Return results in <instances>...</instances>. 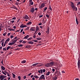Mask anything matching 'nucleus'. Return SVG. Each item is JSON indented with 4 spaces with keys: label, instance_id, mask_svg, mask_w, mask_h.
<instances>
[{
    "label": "nucleus",
    "instance_id": "c03bdc74",
    "mask_svg": "<svg viewBox=\"0 0 80 80\" xmlns=\"http://www.w3.org/2000/svg\"><path fill=\"white\" fill-rule=\"evenodd\" d=\"M12 20H16V17H14L12 18Z\"/></svg>",
    "mask_w": 80,
    "mask_h": 80
},
{
    "label": "nucleus",
    "instance_id": "09e8293b",
    "mask_svg": "<svg viewBox=\"0 0 80 80\" xmlns=\"http://www.w3.org/2000/svg\"><path fill=\"white\" fill-rule=\"evenodd\" d=\"M12 23H13L14 22H15V21L12 20V21H10Z\"/></svg>",
    "mask_w": 80,
    "mask_h": 80
},
{
    "label": "nucleus",
    "instance_id": "f257e3e1",
    "mask_svg": "<svg viewBox=\"0 0 80 80\" xmlns=\"http://www.w3.org/2000/svg\"><path fill=\"white\" fill-rule=\"evenodd\" d=\"M45 3H42L41 4V6H39V8L40 9H41V8H42L45 7Z\"/></svg>",
    "mask_w": 80,
    "mask_h": 80
},
{
    "label": "nucleus",
    "instance_id": "393cba45",
    "mask_svg": "<svg viewBox=\"0 0 80 80\" xmlns=\"http://www.w3.org/2000/svg\"><path fill=\"white\" fill-rule=\"evenodd\" d=\"M23 24H22L20 26V28H23Z\"/></svg>",
    "mask_w": 80,
    "mask_h": 80
},
{
    "label": "nucleus",
    "instance_id": "f704fd0d",
    "mask_svg": "<svg viewBox=\"0 0 80 80\" xmlns=\"http://www.w3.org/2000/svg\"><path fill=\"white\" fill-rule=\"evenodd\" d=\"M49 8V10H51V11H52V8H51V6H50Z\"/></svg>",
    "mask_w": 80,
    "mask_h": 80
},
{
    "label": "nucleus",
    "instance_id": "0eeeda50",
    "mask_svg": "<svg viewBox=\"0 0 80 80\" xmlns=\"http://www.w3.org/2000/svg\"><path fill=\"white\" fill-rule=\"evenodd\" d=\"M46 67H50V63H48L45 64Z\"/></svg>",
    "mask_w": 80,
    "mask_h": 80
},
{
    "label": "nucleus",
    "instance_id": "864d4df0",
    "mask_svg": "<svg viewBox=\"0 0 80 80\" xmlns=\"http://www.w3.org/2000/svg\"><path fill=\"white\" fill-rule=\"evenodd\" d=\"M31 5H33V2H31Z\"/></svg>",
    "mask_w": 80,
    "mask_h": 80
},
{
    "label": "nucleus",
    "instance_id": "680f3d73",
    "mask_svg": "<svg viewBox=\"0 0 80 80\" xmlns=\"http://www.w3.org/2000/svg\"><path fill=\"white\" fill-rule=\"evenodd\" d=\"M32 75V72H31L28 74V76H30V75Z\"/></svg>",
    "mask_w": 80,
    "mask_h": 80
},
{
    "label": "nucleus",
    "instance_id": "f03ea898",
    "mask_svg": "<svg viewBox=\"0 0 80 80\" xmlns=\"http://www.w3.org/2000/svg\"><path fill=\"white\" fill-rule=\"evenodd\" d=\"M30 12H31V13H34V12H35V8H31Z\"/></svg>",
    "mask_w": 80,
    "mask_h": 80
},
{
    "label": "nucleus",
    "instance_id": "6ab92c4d",
    "mask_svg": "<svg viewBox=\"0 0 80 80\" xmlns=\"http://www.w3.org/2000/svg\"><path fill=\"white\" fill-rule=\"evenodd\" d=\"M22 63H26V61L25 60H23L21 62Z\"/></svg>",
    "mask_w": 80,
    "mask_h": 80
},
{
    "label": "nucleus",
    "instance_id": "bf43d9fd",
    "mask_svg": "<svg viewBox=\"0 0 80 80\" xmlns=\"http://www.w3.org/2000/svg\"><path fill=\"white\" fill-rule=\"evenodd\" d=\"M55 69L53 68L52 69V72H55Z\"/></svg>",
    "mask_w": 80,
    "mask_h": 80
},
{
    "label": "nucleus",
    "instance_id": "0e129e2a",
    "mask_svg": "<svg viewBox=\"0 0 80 80\" xmlns=\"http://www.w3.org/2000/svg\"><path fill=\"white\" fill-rule=\"evenodd\" d=\"M23 28H24V27H27V25H23Z\"/></svg>",
    "mask_w": 80,
    "mask_h": 80
},
{
    "label": "nucleus",
    "instance_id": "dca6fc26",
    "mask_svg": "<svg viewBox=\"0 0 80 80\" xmlns=\"http://www.w3.org/2000/svg\"><path fill=\"white\" fill-rule=\"evenodd\" d=\"M1 68L2 70H5V68L4 67V66H1Z\"/></svg>",
    "mask_w": 80,
    "mask_h": 80
},
{
    "label": "nucleus",
    "instance_id": "a878e982",
    "mask_svg": "<svg viewBox=\"0 0 80 80\" xmlns=\"http://www.w3.org/2000/svg\"><path fill=\"white\" fill-rule=\"evenodd\" d=\"M72 8L73 10H75V6H72Z\"/></svg>",
    "mask_w": 80,
    "mask_h": 80
},
{
    "label": "nucleus",
    "instance_id": "4d7b16f0",
    "mask_svg": "<svg viewBox=\"0 0 80 80\" xmlns=\"http://www.w3.org/2000/svg\"><path fill=\"white\" fill-rule=\"evenodd\" d=\"M38 34L39 36L41 35V33H40V32H39L38 33Z\"/></svg>",
    "mask_w": 80,
    "mask_h": 80
},
{
    "label": "nucleus",
    "instance_id": "13d9d810",
    "mask_svg": "<svg viewBox=\"0 0 80 80\" xmlns=\"http://www.w3.org/2000/svg\"><path fill=\"white\" fill-rule=\"evenodd\" d=\"M38 73H40H40H41V72H40V70H38Z\"/></svg>",
    "mask_w": 80,
    "mask_h": 80
},
{
    "label": "nucleus",
    "instance_id": "20e7f679",
    "mask_svg": "<svg viewBox=\"0 0 80 80\" xmlns=\"http://www.w3.org/2000/svg\"><path fill=\"white\" fill-rule=\"evenodd\" d=\"M23 18L24 19H28V20H30V19H29V17H28L27 15H25L23 17Z\"/></svg>",
    "mask_w": 80,
    "mask_h": 80
},
{
    "label": "nucleus",
    "instance_id": "4468645a",
    "mask_svg": "<svg viewBox=\"0 0 80 80\" xmlns=\"http://www.w3.org/2000/svg\"><path fill=\"white\" fill-rule=\"evenodd\" d=\"M49 30H50V27H48V28L47 29V31H46L48 33H49Z\"/></svg>",
    "mask_w": 80,
    "mask_h": 80
},
{
    "label": "nucleus",
    "instance_id": "9d476101",
    "mask_svg": "<svg viewBox=\"0 0 80 80\" xmlns=\"http://www.w3.org/2000/svg\"><path fill=\"white\" fill-rule=\"evenodd\" d=\"M30 37L29 35H27V36H25L24 37V39H27V38H28V37Z\"/></svg>",
    "mask_w": 80,
    "mask_h": 80
},
{
    "label": "nucleus",
    "instance_id": "a211bd4d",
    "mask_svg": "<svg viewBox=\"0 0 80 80\" xmlns=\"http://www.w3.org/2000/svg\"><path fill=\"white\" fill-rule=\"evenodd\" d=\"M38 64H39V63H36L35 64H32V66H33V67H35V66H36V65H38Z\"/></svg>",
    "mask_w": 80,
    "mask_h": 80
},
{
    "label": "nucleus",
    "instance_id": "7ed1b4c3",
    "mask_svg": "<svg viewBox=\"0 0 80 80\" xmlns=\"http://www.w3.org/2000/svg\"><path fill=\"white\" fill-rule=\"evenodd\" d=\"M42 79H45V75H42L39 78V80H42Z\"/></svg>",
    "mask_w": 80,
    "mask_h": 80
},
{
    "label": "nucleus",
    "instance_id": "3c124183",
    "mask_svg": "<svg viewBox=\"0 0 80 80\" xmlns=\"http://www.w3.org/2000/svg\"><path fill=\"white\" fill-rule=\"evenodd\" d=\"M78 64H80V60H78Z\"/></svg>",
    "mask_w": 80,
    "mask_h": 80
},
{
    "label": "nucleus",
    "instance_id": "49530a36",
    "mask_svg": "<svg viewBox=\"0 0 80 80\" xmlns=\"http://www.w3.org/2000/svg\"><path fill=\"white\" fill-rule=\"evenodd\" d=\"M9 40H10V38H9L7 39V40H6V41H7V42H8V41L9 42Z\"/></svg>",
    "mask_w": 80,
    "mask_h": 80
},
{
    "label": "nucleus",
    "instance_id": "423d86ee",
    "mask_svg": "<svg viewBox=\"0 0 80 80\" xmlns=\"http://www.w3.org/2000/svg\"><path fill=\"white\" fill-rule=\"evenodd\" d=\"M49 64L50 65V66L51 67V66H53V65H54V62H50L49 63Z\"/></svg>",
    "mask_w": 80,
    "mask_h": 80
},
{
    "label": "nucleus",
    "instance_id": "b1692460",
    "mask_svg": "<svg viewBox=\"0 0 80 80\" xmlns=\"http://www.w3.org/2000/svg\"><path fill=\"white\" fill-rule=\"evenodd\" d=\"M15 75V74L12 73V77L14 78H15V77H16Z\"/></svg>",
    "mask_w": 80,
    "mask_h": 80
},
{
    "label": "nucleus",
    "instance_id": "a19ab883",
    "mask_svg": "<svg viewBox=\"0 0 80 80\" xmlns=\"http://www.w3.org/2000/svg\"><path fill=\"white\" fill-rule=\"evenodd\" d=\"M80 5V2H78L77 4V5Z\"/></svg>",
    "mask_w": 80,
    "mask_h": 80
},
{
    "label": "nucleus",
    "instance_id": "ddd939ff",
    "mask_svg": "<svg viewBox=\"0 0 80 80\" xmlns=\"http://www.w3.org/2000/svg\"><path fill=\"white\" fill-rule=\"evenodd\" d=\"M38 30H39V27H38V26H37L36 28V32H37V31H38Z\"/></svg>",
    "mask_w": 80,
    "mask_h": 80
},
{
    "label": "nucleus",
    "instance_id": "e433bc0d",
    "mask_svg": "<svg viewBox=\"0 0 80 80\" xmlns=\"http://www.w3.org/2000/svg\"><path fill=\"white\" fill-rule=\"evenodd\" d=\"M18 78L19 80H20V79H21V77L19 76L18 77Z\"/></svg>",
    "mask_w": 80,
    "mask_h": 80
},
{
    "label": "nucleus",
    "instance_id": "338daca9",
    "mask_svg": "<svg viewBox=\"0 0 80 80\" xmlns=\"http://www.w3.org/2000/svg\"><path fill=\"white\" fill-rule=\"evenodd\" d=\"M13 37H14V36H13L11 35L10 36V38H12Z\"/></svg>",
    "mask_w": 80,
    "mask_h": 80
},
{
    "label": "nucleus",
    "instance_id": "7c9ffc66",
    "mask_svg": "<svg viewBox=\"0 0 80 80\" xmlns=\"http://www.w3.org/2000/svg\"><path fill=\"white\" fill-rule=\"evenodd\" d=\"M74 6H75V5H74L73 4V2H72L71 4V6L72 7H73Z\"/></svg>",
    "mask_w": 80,
    "mask_h": 80
},
{
    "label": "nucleus",
    "instance_id": "c9c22d12",
    "mask_svg": "<svg viewBox=\"0 0 80 80\" xmlns=\"http://www.w3.org/2000/svg\"><path fill=\"white\" fill-rule=\"evenodd\" d=\"M2 50H5V51H7V49H6V48H3Z\"/></svg>",
    "mask_w": 80,
    "mask_h": 80
},
{
    "label": "nucleus",
    "instance_id": "c756f323",
    "mask_svg": "<svg viewBox=\"0 0 80 80\" xmlns=\"http://www.w3.org/2000/svg\"><path fill=\"white\" fill-rule=\"evenodd\" d=\"M37 40H42V39L40 38H36Z\"/></svg>",
    "mask_w": 80,
    "mask_h": 80
},
{
    "label": "nucleus",
    "instance_id": "5701e85b",
    "mask_svg": "<svg viewBox=\"0 0 80 80\" xmlns=\"http://www.w3.org/2000/svg\"><path fill=\"white\" fill-rule=\"evenodd\" d=\"M60 73H58L57 74H55L54 75L56 76V77H58L59 75H60Z\"/></svg>",
    "mask_w": 80,
    "mask_h": 80
},
{
    "label": "nucleus",
    "instance_id": "603ef678",
    "mask_svg": "<svg viewBox=\"0 0 80 80\" xmlns=\"http://www.w3.org/2000/svg\"><path fill=\"white\" fill-rule=\"evenodd\" d=\"M3 43H4V42H2V47H3Z\"/></svg>",
    "mask_w": 80,
    "mask_h": 80
},
{
    "label": "nucleus",
    "instance_id": "79ce46f5",
    "mask_svg": "<svg viewBox=\"0 0 80 80\" xmlns=\"http://www.w3.org/2000/svg\"><path fill=\"white\" fill-rule=\"evenodd\" d=\"M54 79L55 80H56L57 79V77H54Z\"/></svg>",
    "mask_w": 80,
    "mask_h": 80
},
{
    "label": "nucleus",
    "instance_id": "6e6552de",
    "mask_svg": "<svg viewBox=\"0 0 80 80\" xmlns=\"http://www.w3.org/2000/svg\"><path fill=\"white\" fill-rule=\"evenodd\" d=\"M28 43L30 44H33V42L29 41V42H28Z\"/></svg>",
    "mask_w": 80,
    "mask_h": 80
},
{
    "label": "nucleus",
    "instance_id": "72a5a7b5",
    "mask_svg": "<svg viewBox=\"0 0 80 80\" xmlns=\"http://www.w3.org/2000/svg\"><path fill=\"white\" fill-rule=\"evenodd\" d=\"M18 47H23V45L22 44H20L18 45Z\"/></svg>",
    "mask_w": 80,
    "mask_h": 80
},
{
    "label": "nucleus",
    "instance_id": "2eb2a0df",
    "mask_svg": "<svg viewBox=\"0 0 80 80\" xmlns=\"http://www.w3.org/2000/svg\"><path fill=\"white\" fill-rule=\"evenodd\" d=\"M0 78L1 80H3L4 79L2 75H1L0 77Z\"/></svg>",
    "mask_w": 80,
    "mask_h": 80
},
{
    "label": "nucleus",
    "instance_id": "473e14b6",
    "mask_svg": "<svg viewBox=\"0 0 80 80\" xmlns=\"http://www.w3.org/2000/svg\"><path fill=\"white\" fill-rule=\"evenodd\" d=\"M2 72L3 73V74H4V75H7V74H6V73H5V72H4V71H2Z\"/></svg>",
    "mask_w": 80,
    "mask_h": 80
},
{
    "label": "nucleus",
    "instance_id": "f8f14e48",
    "mask_svg": "<svg viewBox=\"0 0 80 80\" xmlns=\"http://www.w3.org/2000/svg\"><path fill=\"white\" fill-rule=\"evenodd\" d=\"M76 20L77 25H78V19L77 17L76 18Z\"/></svg>",
    "mask_w": 80,
    "mask_h": 80
},
{
    "label": "nucleus",
    "instance_id": "412c9836",
    "mask_svg": "<svg viewBox=\"0 0 80 80\" xmlns=\"http://www.w3.org/2000/svg\"><path fill=\"white\" fill-rule=\"evenodd\" d=\"M12 42H13V43H14H14H16V42H17V40L13 39L12 41Z\"/></svg>",
    "mask_w": 80,
    "mask_h": 80
},
{
    "label": "nucleus",
    "instance_id": "de8ad7c7",
    "mask_svg": "<svg viewBox=\"0 0 80 80\" xmlns=\"http://www.w3.org/2000/svg\"><path fill=\"white\" fill-rule=\"evenodd\" d=\"M45 69H43V70H42V72H43V73H45Z\"/></svg>",
    "mask_w": 80,
    "mask_h": 80
},
{
    "label": "nucleus",
    "instance_id": "f3484780",
    "mask_svg": "<svg viewBox=\"0 0 80 80\" xmlns=\"http://www.w3.org/2000/svg\"><path fill=\"white\" fill-rule=\"evenodd\" d=\"M51 72H48L46 73V75L47 76H48V75H50V73H51Z\"/></svg>",
    "mask_w": 80,
    "mask_h": 80
},
{
    "label": "nucleus",
    "instance_id": "4be33fe9",
    "mask_svg": "<svg viewBox=\"0 0 80 80\" xmlns=\"http://www.w3.org/2000/svg\"><path fill=\"white\" fill-rule=\"evenodd\" d=\"M11 48V46H9L7 47L6 48L7 50H8V49H9V48Z\"/></svg>",
    "mask_w": 80,
    "mask_h": 80
},
{
    "label": "nucleus",
    "instance_id": "39448f33",
    "mask_svg": "<svg viewBox=\"0 0 80 80\" xmlns=\"http://www.w3.org/2000/svg\"><path fill=\"white\" fill-rule=\"evenodd\" d=\"M35 27H32L31 28L30 30L32 32H34L35 30Z\"/></svg>",
    "mask_w": 80,
    "mask_h": 80
},
{
    "label": "nucleus",
    "instance_id": "774afa93",
    "mask_svg": "<svg viewBox=\"0 0 80 80\" xmlns=\"http://www.w3.org/2000/svg\"><path fill=\"white\" fill-rule=\"evenodd\" d=\"M10 35V33H8V34L7 35H8V36H9Z\"/></svg>",
    "mask_w": 80,
    "mask_h": 80
},
{
    "label": "nucleus",
    "instance_id": "2f4dec72",
    "mask_svg": "<svg viewBox=\"0 0 80 80\" xmlns=\"http://www.w3.org/2000/svg\"><path fill=\"white\" fill-rule=\"evenodd\" d=\"M32 39V37H31L28 39V40L29 41V40H31Z\"/></svg>",
    "mask_w": 80,
    "mask_h": 80
},
{
    "label": "nucleus",
    "instance_id": "052dcab7",
    "mask_svg": "<svg viewBox=\"0 0 80 80\" xmlns=\"http://www.w3.org/2000/svg\"><path fill=\"white\" fill-rule=\"evenodd\" d=\"M78 68H79V67H80V64H78Z\"/></svg>",
    "mask_w": 80,
    "mask_h": 80
},
{
    "label": "nucleus",
    "instance_id": "1a4fd4ad",
    "mask_svg": "<svg viewBox=\"0 0 80 80\" xmlns=\"http://www.w3.org/2000/svg\"><path fill=\"white\" fill-rule=\"evenodd\" d=\"M60 73V72L59 71H58L57 70H56V71L54 73V74H57V73Z\"/></svg>",
    "mask_w": 80,
    "mask_h": 80
},
{
    "label": "nucleus",
    "instance_id": "69168bd1",
    "mask_svg": "<svg viewBox=\"0 0 80 80\" xmlns=\"http://www.w3.org/2000/svg\"><path fill=\"white\" fill-rule=\"evenodd\" d=\"M33 41L34 42H38V41L34 40H33Z\"/></svg>",
    "mask_w": 80,
    "mask_h": 80
},
{
    "label": "nucleus",
    "instance_id": "e2e57ef3",
    "mask_svg": "<svg viewBox=\"0 0 80 80\" xmlns=\"http://www.w3.org/2000/svg\"><path fill=\"white\" fill-rule=\"evenodd\" d=\"M22 43H23V44H25V43H26V42H25V41H23L22 42Z\"/></svg>",
    "mask_w": 80,
    "mask_h": 80
},
{
    "label": "nucleus",
    "instance_id": "9b49d317",
    "mask_svg": "<svg viewBox=\"0 0 80 80\" xmlns=\"http://www.w3.org/2000/svg\"><path fill=\"white\" fill-rule=\"evenodd\" d=\"M31 24H32V22H29L26 23V25H30Z\"/></svg>",
    "mask_w": 80,
    "mask_h": 80
},
{
    "label": "nucleus",
    "instance_id": "ea45409f",
    "mask_svg": "<svg viewBox=\"0 0 80 80\" xmlns=\"http://www.w3.org/2000/svg\"><path fill=\"white\" fill-rule=\"evenodd\" d=\"M47 7L45 8L44 9V11H45L47 10Z\"/></svg>",
    "mask_w": 80,
    "mask_h": 80
},
{
    "label": "nucleus",
    "instance_id": "cd10ccee",
    "mask_svg": "<svg viewBox=\"0 0 80 80\" xmlns=\"http://www.w3.org/2000/svg\"><path fill=\"white\" fill-rule=\"evenodd\" d=\"M46 17H47V18H49V15L46 14Z\"/></svg>",
    "mask_w": 80,
    "mask_h": 80
},
{
    "label": "nucleus",
    "instance_id": "58836bf2",
    "mask_svg": "<svg viewBox=\"0 0 80 80\" xmlns=\"http://www.w3.org/2000/svg\"><path fill=\"white\" fill-rule=\"evenodd\" d=\"M40 71L41 72V74H42V73H43L42 70L41 69V70H40Z\"/></svg>",
    "mask_w": 80,
    "mask_h": 80
},
{
    "label": "nucleus",
    "instance_id": "8fccbe9b",
    "mask_svg": "<svg viewBox=\"0 0 80 80\" xmlns=\"http://www.w3.org/2000/svg\"><path fill=\"white\" fill-rule=\"evenodd\" d=\"M8 30H9V31H12V29H10V28H8Z\"/></svg>",
    "mask_w": 80,
    "mask_h": 80
},
{
    "label": "nucleus",
    "instance_id": "bb28decb",
    "mask_svg": "<svg viewBox=\"0 0 80 80\" xmlns=\"http://www.w3.org/2000/svg\"><path fill=\"white\" fill-rule=\"evenodd\" d=\"M34 78H39V77H38V76L34 75Z\"/></svg>",
    "mask_w": 80,
    "mask_h": 80
},
{
    "label": "nucleus",
    "instance_id": "4c0bfd02",
    "mask_svg": "<svg viewBox=\"0 0 80 80\" xmlns=\"http://www.w3.org/2000/svg\"><path fill=\"white\" fill-rule=\"evenodd\" d=\"M13 8H14V9H15L17 10H18L17 8H16V7H15V6L13 7Z\"/></svg>",
    "mask_w": 80,
    "mask_h": 80
},
{
    "label": "nucleus",
    "instance_id": "a18cd8bd",
    "mask_svg": "<svg viewBox=\"0 0 80 80\" xmlns=\"http://www.w3.org/2000/svg\"><path fill=\"white\" fill-rule=\"evenodd\" d=\"M28 48H30L31 47V46H30V45H28Z\"/></svg>",
    "mask_w": 80,
    "mask_h": 80
},
{
    "label": "nucleus",
    "instance_id": "5fc2aeb1",
    "mask_svg": "<svg viewBox=\"0 0 80 80\" xmlns=\"http://www.w3.org/2000/svg\"><path fill=\"white\" fill-rule=\"evenodd\" d=\"M7 43H8V41H7L6 40L4 42V43H5V44H7Z\"/></svg>",
    "mask_w": 80,
    "mask_h": 80
},
{
    "label": "nucleus",
    "instance_id": "c85d7f7f",
    "mask_svg": "<svg viewBox=\"0 0 80 80\" xmlns=\"http://www.w3.org/2000/svg\"><path fill=\"white\" fill-rule=\"evenodd\" d=\"M7 32H5L3 34V36H5V35H7Z\"/></svg>",
    "mask_w": 80,
    "mask_h": 80
},
{
    "label": "nucleus",
    "instance_id": "aec40b11",
    "mask_svg": "<svg viewBox=\"0 0 80 80\" xmlns=\"http://www.w3.org/2000/svg\"><path fill=\"white\" fill-rule=\"evenodd\" d=\"M13 44H14V43H13V42L8 43L9 45H13Z\"/></svg>",
    "mask_w": 80,
    "mask_h": 80
},
{
    "label": "nucleus",
    "instance_id": "37998d69",
    "mask_svg": "<svg viewBox=\"0 0 80 80\" xmlns=\"http://www.w3.org/2000/svg\"><path fill=\"white\" fill-rule=\"evenodd\" d=\"M2 77H3V78L4 79V78H6L7 77V76L5 75H2Z\"/></svg>",
    "mask_w": 80,
    "mask_h": 80
},
{
    "label": "nucleus",
    "instance_id": "6e6d98bb",
    "mask_svg": "<svg viewBox=\"0 0 80 80\" xmlns=\"http://www.w3.org/2000/svg\"><path fill=\"white\" fill-rule=\"evenodd\" d=\"M43 15H41L39 16V18H41V17H43Z\"/></svg>",
    "mask_w": 80,
    "mask_h": 80
}]
</instances>
